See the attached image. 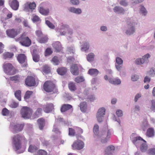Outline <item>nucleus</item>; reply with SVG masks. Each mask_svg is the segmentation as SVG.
<instances>
[{"mask_svg": "<svg viewBox=\"0 0 155 155\" xmlns=\"http://www.w3.org/2000/svg\"><path fill=\"white\" fill-rule=\"evenodd\" d=\"M12 141L13 147L15 151L21 149L22 145L26 144L27 141L24 135L20 134H17L13 136L12 137Z\"/></svg>", "mask_w": 155, "mask_h": 155, "instance_id": "1", "label": "nucleus"}, {"mask_svg": "<svg viewBox=\"0 0 155 155\" xmlns=\"http://www.w3.org/2000/svg\"><path fill=\"white\" fill-rule=\"evenodd\" d=\"M133 142L137 147L140 145V150L142 152H145L147 150L148 147L146 141L140 136L134 138Z\"/></svg>", "mask_w": 155, "mask_h": 155, "instance_id": "2", "label": "nucleus"}, {"mask_svg": "<svg viewBox=\"0 0 155 155\" xmlns=\"http://www.w3.org/2000/svg\"><path fill=\"white\" fill-rule=\"evenodd\" d=\"M44 90L46 92L56 94L58 92V89L55 84L52 81H45L43 84Z\"/></svg>", "mask_w": 155, "mask_h": 155, "instance_id": "3", "label": "nucleus"}, {"mask_svg": "<svg viewBox=\"0 0 155 155\" xmlns=\"http://www.w3.org/2000/svg\"><path fill=\"white\" fill-rule=\"evenodd\" d=\"M3 68L4 72L8 75H12L15 74L18 70L9 63L5 62L3 65Z\"/></svg>", "mask_w": 155, "mask_h": 155, "instance_id": "4", "label": "nucleus"}, {"mask_svg": "<svg viewBox=\"0 0 155 155\" xmlns=\"http://www.w3.org/2000/svg\"><path fill=\"white\" fill-rule=\"evenodd\" d=\"M39 80L37 78L31 76H28L25 80L26 85L28 87L37 86Z\"/></svg>", "mask_w": 155, "mask_h": 155, "instance_id": "5", "label": "nucleus"}, {"mask_svg": "<svg viewBox=\"0 0 155 155\" xmlns=\"http://www.w3.org/2000/svg\"><path fill=\"white\" fill-rule=\"evenodd\" d=\"M18 39L20 41V43L23 46L28 47L31 44V40L25 33L21 35Z\"/></svg>", "mask_w": 155, "mask_h": 155, "instance_id": "6", "label": "nucleus"}, {"mask_svg": "<svg viewBox=\"0 0 155 155\" xmlns=\"http://www.w3.org/2000/svg\"><path fill=\"white\" fill-rule=\"evenodd\" d=\"M22 117L25 119H29L31 117L32 113V110L27 107H23L21 110Z\"/></svg>", "mask_w": 155, "mask_h": 155, "instance_id": "7", "label": "nucleus"}, {"mask_svg": "<svg viewBox=\"0 0 155 155\" xmlns=\"http://www.w3.org/2000/svg\"><path fill=\"white\" fill-rule=\"evenodd\" d=\"M84 147V142L80 140L75 141L71 145L73 150H79L82 149Z\"/></svg>", "mask_w": 155, "mask_h": 155, "instance_id": "8", "label": "nucleus"}, {"mask_svg": "<svg viewBox=\"0 0 155 155\" xmlns=\"http://www.w3.org/2000/svg\"><path fill=\"white\" fill-rule=\"evenodd\" d=\"M24 125L23 124H14L11 126L12 132L14 134H16L21 131L23 129Z\"/></svg>", "mask_w": 155, "mask_h": 155, "instance_id": "9", "label": "nucleus"}, {"mask_svg": "<svg viewBox=\"0 0 155 155\" xmlns=\"http://www.w3.org/2000/svg\"><path fill=\"white\" fill-rule=\"evenodd\" d=\"M36 7V4L34 2L31 3L28 2L25 4L24 6V10L25 11L28 12L31 11L32 12V10L35 9Z\"/></svg>", "mask_w": 155, "mask_h": 155, "instance_id": "10", "label": "nucleus"}, {"mask_svg": "<svg viewBox=\"0 0 155 155\" xmlns=\"http://www.w3.org/2000/svg\"><path fill=\"white\" fill-rule=\"evenodd\" d=\"M19 31L14 28L8 29L6 31V33L8 36L14 38L20 33Z\"/></svg>", "mask_w": 155, "mask_h": 155, "instance_id": "11", "label": "nucleus"}, {"mask_svg": "<svg viewBox=\"0 0 155 155\" xmlns=\"http://www.w3.org/2000/svg\"><path fill=\"white\" fill-rule=\"evenodd\" d=\"M17 60L18 62L21 64L24 63V67H26L27 65V59L26 56L25 54H19L18 55Z\"/></svg>", "mask_w": 155, "mask_h": 155, "instance_id": "12", "label": "nucleus"}, {"mask_svg": "<svg viewBox=\"0 0 155 155\" xmlns=\"http://www.w3.org/2000/svg\"><path fill=\"white\" fill-rule=\"evenodd\" d=\"M70 71L74 75H78L79 74V69L77 64H73L71 66Z\"/></svg>", "mask_w": 155, "mask_h": 155, "instance_id": "13", "label": "nucleus"}, {"mask_svg": "<svg viewBox=\"0 0 155 155\" xmlns=\"http://www.w3.org/2000/svg\"><path fill=\"white\" fill-rule=\"evenodd\" d=\"M45 112L46 113H49L54 109V106L52 103L47 104L43 108Z\"/></svg>", "mask_w": 155, "mask_h": 155, "instance_id": "14", "label": "nucleus"}, {"mask_svg": "<svg viewBox=\"0 0 155 155\" xmlns=\"http://www.w3.org/2000/svg\"><path fill=\"white\" fill-rule=\"evenodd\" d=\"M115 147L112 145L107 147L105 150V155H112V152L114 151Z\"/></svg>", "mask_w": 155, "mask_h": 155, "instance_id": "15", "label": "nucleus"}, {"mask_svg": "<svg viewBox=\"0 0 155 155\" xmlns=\"http://www.w3.org/2000/svg\"><path fill=\"white\" fill-rule=\"evenodd\" d=\"M10 5L13 9L16 10L19 6V2L17 0H12L10 3Z\"/></svg>", "mask_w": 155, "mask_h": 155, "instance_id": "16", "label": "nucleus"}, {"mask_svg": "<svg viewBox=\"0 0 155 155\" xmlns=\"http://www.w3.org/2000/svg\"><path fill=\"white\" fill-rule=\"evenodd\" d=\"M72 108V106L71 105L69 104H64L61 106L60 110L61 112H64Z\"/></svg>", "mask_w": 155, "mask_h": 155, "instance_id": "17", "label": "nucleus"}, {"mask_svg": "<svg viewBox=\"0 0 155 155\" xmlns=\"http://www.w3.org/2000/svg\"><path fill=\"white\" fill-rule=\"evenodd\" d=\"M154 131L153 128L150 127L147 129L146 133V136L149 137H152L154 136Z\"/></svg>", "mask_w": 155, "mask_h": 155, "instance_id": "18", "label": "nucleus"}, {"mask_svg": "<svg viewBox=\"0 0 155 155\" xmlns=\"http://www.w3.org/2000/svg\"><path fill=\"white\" fill-rule=\"evenodd\" d=\"M39 128L40 130H42L45 124V120L42 118H40L37 120Z\"/></svg>", "mask_w": 155, "mask_h": 155, "instance_id": "19", "label": "nucleus"}, {"mask_svg": "<svg viewBox=\"0 0 155 155\" xmlns=\"http://www.w3.org/2000/svg\"><path fill=\"white\" fill-rule=\"evenodd\" d=\"M81 110L82 112H85L87 110V105L86 102H81L79 105Z\"/></svg>", "mask_w": 155, "mask_h": 155, "instance_id": "20", "label": "nucleus"}, {"mask_svg": "<svg viewBox=\"0 0 155 155\" xmlns=\"http://www.w3.org/2000/svg\"><path fill=\"white\" fill-rule=\"evenodd\" d=\"M48 38L46 35H43L40 38H37L38 41L41 43H46L48 41Z\"/></svg>", "mask_w": 155, "mask_h": 155, "instance_id": "21", "label": "nucleus"}, {"mask_svg": "<svg viewBox=\"0 0 155 155\" xmlns=\"http://www.w3.org/2000/svg\"><path fill=\"white\" fill-rule=\"evenodd\" d=\"M108 81L110 83L114 84H119L121 83L120 79L117 78H110L108 79Z\"/></svg>", "mask_w": 155, "mask_h": 155, "instance_id": "22", "label": "nucleus"}, {"mask_svg": "<svg viewBox=\"0 0 155 155\" xmlns=\"http://www.w3.org/2000/svg\"><path fill=\"white\" fill-rule=\"evenodd\" d=\"M57 71L58 73L61 75L65 74L67 72V69L64 67H60L58 68Z\"/></svg>", "mask_w": 155, "mask_h": 155, "instance_id": "23", "label": "nucleus"}, {"mask_svg": "<svg viewBox=\"0 0 155 155\" xmlns=\"http://www.w3.org/2000/svg\"><path fill=\"white\" fill-rule=\"evenodd\" d=\"M53 46L57 52L60 51L61 50V45L59 41L55 42L52 45Z\"/></svg>", "mask_w": 155, "mask_h": 155, "instance_id": "24", "label": "nucleus"}, {"mask_svg": "<svg viewBox=\"0 0 155 155\" xmlns=\"http://www.w3.org/2000/svg\"><path fill=\"white\" fill-rule=\"evenodd\" d=\"M39 12L41 14L47 15L49 13V11L48 8L45 9L42 7H40L39 9Z\"/></svg>", "mask_w": 155, "mask_h": 155, "instance_id": "25", "label": "nucleus"}, {"mask_svg": "<svg viewBox=\"0 0 155 155\" xmlns=\"http://www.w3.org/2000/svg\"><path fill=\"white\" fill-rule=\"evenodd\" d=\"M129 29L126 32V33L127 35H130L133 34L135 31V29L134 26L129 25Z\"/></svg>", "mask_w": 155, "mask_h": 155, "instance_id": "26", "label": "nucleus"}, {"mask_svg": "<svg viewBox=\"0 0 155 155\" xmlns=\"http://www.w3.org/2000/svg\"><path fill=\"white\" fill-rule=\"evenodd\" d=\"M68 87L69 90L72 91H74L77 89L75 84L72 82H70L68 83Z\"/></svg>", "mask_w": 155, "mask_h": 155, "instance_id": "27", "label": "nucleus"}, {"mask_svg": "<svg viewBox=\"0 0 155 155\" xmlns=\"http://www.w3.org/2000/svg\"><path fill=\"white\" fill-rule=\"evenodd\" d=\"M111 134L110 130H108L107 132L106 137L104 139H101V142L103 143H107L110 138Z\"/></svg>", "mask_w": 155, "mask_h": 155, "instance_id": "28", "label": "nucleus"}, {"mask_svg": "<svg viewBox=\"0 0 155 155\" xmlns=\"http://www.w3.org/2000/svg\"><path fill=\"white\" fill-rule=\"evenodd\" d=\"M32 56L33 61L35 62L38 61L40 59L39 55L37 53H36L35 51H33Z\"/></svg>", "mask_w": 155, "mask_h": 155, "instance_id": "29", "label": "nucleus"}, {"mask_svg": "<svg viewBox=\"0 0 155 155\" xmlns=\"http://www.w3.org/2000/svg\"><path fill=\"white\" fill-rule=\"evenodd\" d=\"M114 12L118 13L124 14L125 12L124 10L122 7L117 6L114 8Z\"/></svg>", "mask_w": 155, "mask_h": 155, "instance_id": "30", "label": "nucleus"}, {"mask_svg": "<svg viewBox=\"0 0 155 155\" xmlns=\"http://www.w3.org/2000/svg\"><path fill=\"white\" fill-rule=\"evenodd\" d=\"M99 73L98 71L96 69H91L89 70L88 73L91 75H97Z\"/></svg>", "mask_w": 155, "mask_h": 155, "instance_id": "31", "label": "nucleus"}, {"mask_svg": "<svg viewBox=\"0 0 155 155\" xmlns=\"http://www.w3.org/2000/svg\"><path fill=\"white\" fill-rule=\"evenodd\" d=\"M42 110L41 108H38L34 114V118L39 117L41 115Z\"/></svg>", "mask_w": 155, "mask_h": 155, "instance_id": "32", "label": "nucleus"}, {"mask_svg": "<svg viewBox=\"0 0 155 155\" xmlns=\"http://www.w3.org/2000/svg\"><path fill=\"white\" fill-rule=\"evenodd\" d=\"M3 56L4 58L5 59L10 58H12L14 56V54L12 53L7 52L4 53L3 54Z\"/></svg>", "mask_w": 155, "mask_h": 155, "instance_id": "33", "label": "nucleus"}, {"mask_svg": "<svg viewBox=\"0 0 155 155\" xmlns=\"http://www.w3.org/2000/svg\"><path fill=\"white\" fill-rule=\"evenodd\" d=\"M9 79L11 81H14L15 82H19L20 80V77L19 75H16L14 76L10 77Z\"/></svg>", "mask_w": 155, "mask_h": 155, "instance_id": "34", "label": "nucleus"}, {"mask_svg": "<svg viewBox=\"0 0 155 155\" xmlns=\"http://www.w3.org/2000/svg\"><path fill=\"white\" fill-rule=\"evenodd\" d=\"M99 127L97 124H95L93 128V131L94 134L97 136L99 137L98 134H99Z\"/></svg>", "mask_w": 155, "mask_h": 155, "instance_id": "35", "label": "nucleus"}, {"mask_svg": "<svg viewBox=\"0 0 155 155\" xmlns=\"http://www.w3.org/2000/svg\"><path fill=\"white\" fill-rule=\"evenodd\" d=\"M89 45L88 43L87 42H85L82 45L81 50L82 51H86L89 49Z\"/></svg>", "mask_w": 155, "mask_h": 155, "instance_id": "36", "label": "nucleus"}, {"mask_svg": "<svg viewBox=\"0 0 155 155\" xmlns=\"http://www.w3.org/2000/svg\"><path fill=\"white\" fill-rule=\"evenodd\" d=\"M42 71L45 74H48L50 72V68L48 65H44L42 67Z\"/></svg>", "mask_w": 155, "mask_h": 155, "instance_id": "37", "label": "nucleus"}, {"mask_svg": "<svg viewBox=\"0 0 155 155\" xmlns=\"http://www.w3.org/2000/svg\"><path fill=\"white\" fill-rule=\"evenodd\" d=\"M74 81L77 83H80L83 82L84 79L83 76H79L75 78Z\"/></svg>", "mask_w": 155, "mask_h": 155, "instance_id": "38", "label": "nucleus"}, {"mask_svg": "<svg viewBox=\"0 0 155 155\" xmlns=\"http://www.w3.org/2000/svg\"><path fill=\"white\" fill-rule=\"evenodd\" d=\"M105 109L104 107H101L98 110L97 114L103 117V116L105 114Z\"/></svg>", "mask_w": 155, "mask_h": 155, "instance_id": "39", "label": "nucleus"}, {"mask_svg": "<svg viewBox=\"0 0 155 155\" xmlns=\"http://www.w3.org/2000/svg\"><path fill=\"white\" fill-rule=\"evenodd\" d=\"M95 55L93 53H91L89 54L87 56V60L89 62L93 61L94 60Z\"/></svg>", "mask_w": 155, "mask_h": 155, "instance_id": "40", "label": "nucleus"}, {"mask_svg": "<svg viewBox=\"0 0 155 155\" xmlns=\"http://www.w3.org/2000/svg\"><path fill=\"white\" fill-rule=\"evenodd\" d=\"M70 11L71 12L78 14H80L81 12V11L80 9L76 8H70Z\"/></svg>", "mask_w": 155, "mask_h": 155, "instance_id": "41", "label": "nucleus"}, {"mask_svg": "<svg viewBox=\"0 0 155 155\" xmlns=\"http://www.w3.org/2000/svg\"><path fill=\"white\" fill-rule=\"evenodd\" d=\"M33 92L32 91H27L24 96V98L25 100L28 99L30 97L31 95L32 94Z\"/></svg>", "mask_w": 155, "mask_h": 155, "instance_id": "42", "label": "nucleus"}, {"mask_svg": "<svg viewBox=\"0 0 155 155\" xmlns=\"http://www.w3.org/2000/svg\"><path fill=\"white\" fill-rule=\"evenodd\" d=\"M21 92L19 90H18L16 91L15 93V97L19 101H20L21 99Z\"/></svg>", "mask_w": 155, "mask_h": 155, "instance_id": "43", "label": "nucleus"}, {"mask_svg": "<svg viewBox=\"0 0 155 155\" xmlns=\"http://www.w3.org/2000/svg\"><path fill=\"white\" fill-rule=\"evenodd\" d=\"M37 149V147L35 146L30 145L28 148V151L29 152L33 153L36 151Z\"/></svg>", "mask_w": 155, "mask_h": 155, "instance_id": "44", "label": "nucleus"}, {"mask_svg": "<svg viewBox=\"0 0 155 155\" xmlns=\"http://www.w3.org/2000/svg\"><path fill=\"white\" fill-rule=\"evenodd\" d=\"M69 133V136H74L75 135L76 132L74 129L72 128H69L68 129Z\"/></svg>", "mask_w": 155, "mask_h": 155, "instance_id": "45", "label": "nucleus"}, {"mask_svg": "<svg viewBox=\"0 0 155 155\" xmlns=\"http://www.w3.org/2000/svg\"><path fill=\"white\" fill-rule=\"evenodd\" d=\"M144 63V59L142 58H138L135 61V63L138 65L142 64Z\"/></svg>", "mask_w": 155, "mask_h": 155, "instance_id": "46", "label": "nucleus"}, {"mask_svg": "<svg viewBox=\"0 0 155 155\" xmlns=\"http://www.w3.org/2000/svg\"><path fill=\"white\" fill-rule=\"evenodd\" d=\"M52 61L53 62L54 64L55 65H58L59 62L58 58L56 56H54L52 58Z\"/></svg>", "mask_w": 155, "mask_h": 155, "instance_id": "47", "label": "nucleus"}, {"mask_svg": "<svg viewBox=\"0 0 155 155\" xmlns=\"http://www.w3.org/2000/svg\"><path fill=\"white\" fill-rule=\"evenodd\" d=\"M45 23L46 25L50 28L53 29L55 28V26L54 25L49 21L46 20V19H45Z\"/></svg>", "mask_w": 155, "mask_h": 155, "instance_id": "48", "label": "nucleus"}, {"mask_svg": "<svg viewBox=\"0 0 155 155\" xmlns=\"http://www.w3.org/2000/svg\"><path fill=\"white\" fill-rule=\"evenodd\" d=\"M47 153L45 150H38L35 155H47Z\"/></svg>", "mask_w": 155, "mask_h": 155, "instance_id": "49", "label": "nucleus"}, {"mask_svg": "<svg viewBox=\"0 0 155 155\" xmlns=\"http://www.w3.org/2000/svg\"><path fill=\"white\" fill-rule=\"evenodd\" d=\"M52 51L49 48H47L45 50V56H48L52 54Z\"/></svg>", "mask_w": 155, "mask_h": 155, "instance_id": "50", "label": "nucleus"}, {"mask_svg": "<svg viewBox=\"0 0 155 155\" xmlns=\"http://www.w3.org/2000/svg\"><path fill=\"white\" fill-rule=\"evenodd\" d=\"M32 20L33 22H36L39 21L40 20V18L37 15L35 14H33L32 15Z\"/></svg>", "mask_w": 155, "mask_h": 155, "instance_id": "51", "label": "nucleus"}, {"mask_svg": "<svg viewBox=\"0 0 155 155\" xmlns=\"http://www.w3.org/2000/svg\"><path fill=\"white\" fill-rule=\"evenodd\" d=\"M35 34L38 37L37 38H40L44 35L41 31L40 30H37L35 31Z\"/></svg>", "mask_w": 155, "mask_h": 155, "instance_id": "52", "label": "nucleus"}, {"mask_svg": "<svg viewBox=\"0 0 155 155\" xmlns=\"http://www.w3.org/2000/svg\"><path fill=\"white\" fill-rule=\"evenodd\" d=\"M148 153L152 155H155V147L149 149L148 150Z\"/></svg>", "mask_w": 155, "mask_h": 155, "instance_id": "53", "label": "nucleus"}, {"mask_svg": "<svg viewBox=\"0 0 155 155\" xmlns=\"http://www.w3.org/2000/svg\"><path fill=\"white\" fill-rule=\"evenodd\" d=\"M140 12L144 15H146L147 14V11L145 8L143 6H141Z\"/></svg>", "mask_w": 155, "mask_h": 155, "instance_id": "54", "label": "nucleus"}, {"mask_svg": "<svg viewBox=\"0 0 155 155\" xmlns=\"http://www.w3.org/2000/svg\"><path fill=\"white\" fill-rule=\"evenodd\" d=\"M116 62L118 65H121L123 64V61L119 57H117L116 59Z\"/></svg>", "mask_w": 155, "mask_h": 155, "instance_id": "55", "label": "nucleus"}, {"mask_svg": "<svg viewBox=\"0 0 155 155\" xmlns=\"http://www.w3.org/2000/svg\"><path fill=\"white\" fill-rule=\"evenodd\" d=\"M9 113V110L5 108L3 109L2 111V114L4 116H7L8 114Z\"/></svg>", "mask_w": 155, "mask_h": 155, "instance_id": "56", "label": "nucleus"}, {"mask_svg": "<svg viewBox=\"0 0 155 155\" xmlns=\"http://www.w3.org/2000/svg\"><path fill=\"white\" fill-rule=\"evenodd\" d=\"M117 115L118 117H121L123 115L122 111L120 110H118L116 111V112Z\"/></svg>", "mask_w": 155, "mask_h": 155, "instance_id": "57", "label": "nucleus"}, {"mask_svg": "<svg viewBox=\"0 0 155 155\" xmlns=\"http://www.w3.org/2000/svg\"><path fill=\"white\" fill-rule=\"evenodd\" d=\"M139 78V76L138 75H135L132 76L131 78V79L132 81H137Z\"/></svg>", "mask_w": 155, "mask_h": 155, "instance_id": "58", "label": "nucleus"}, {"mask_svg": "<svg viewBox=\"0 0 155 155\" xmlns=\"http://www.w3.org/2000/svg\"><path fill=\"white\" fill-rule=\"evenodd\" d=\"M120 4L124 6H126L127 5V3L125 0H121L120 2Z\"/></svg>", "mask_w": 155, "mask_h": 155, "instance_id": "59", "label": "nucleus"}, {"mask_svg": "<svg viewBox=\"0 0 155 155\" xmlns=\"http://www.w3.org/2000/svg\"><path fill=\"white\" fill-rule=\"evenodd\" d=\"M76 130L79 134H82L83 133V130L80 127H77Z\"/></svg>", "mask_w": 155, "mask_h": 155, "instance_id": "60", "label": "nucleus"}, {"mask_svg": "<svg viewBox=\"0 0 155 155\" xmlns=\"http://www.w3.org/2000/svg\"><path fill=\"white\" fill-rule=\"evenodd\" d=\"M150 55L149 54H147L146 55H144L142 57V59H144V62L145 61L147 60L148 58H150Z\"/></svg>", "mask_w": 155, "mask_h": 155, "instance_id": "61", "label": "nucleus"}, {"mask_svg": "<svg viewBox=\"0 0 155 155\" xmlns=\"http://www.w3.org/2000/svg\"><path fill=\"white\" fill-rule=\"evenodd\" d=\"M103 116L98 115H97V120L99 122H101L102 121L103 119L102 117Z\"/></svg>", "mask_w": 155, "mask_h": 155, "instance_id": "62", "label": "nucleus"}, {"mask_svg": "<svg viewBox=\"0 0 155 155\" xmlns=\"http://www.w3.org/2000/svg\"><path fill=\"white\" fill-rule=\"evenodd\" d=\"M18 103L13 102L11 105V106L12 107L15 108L18 107Z\"/></svg>", "mask_w": 155, "mask_h": 155, "instance_id": "63", "label": "nucleus"}, {"mask_svg": "<svg viewBox=\"0 0 155 155\" xmlns=\"http://www.w3.org/2000/svg\"><path fill=\"white\" fill-rule=\"evenodd\" d=\"M152 105L151 107V108L152 110H154L155 109V101L152 100L151 101Z\"/></svg>", "mask_w": 155, "mask_h": 155, "instance_id": "64", "label": "nucleus"}]
</instances>
